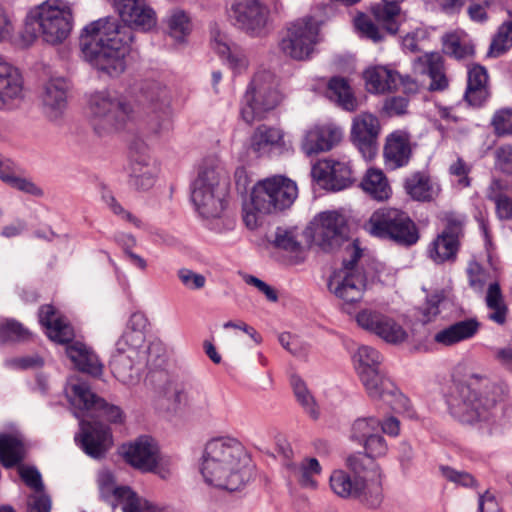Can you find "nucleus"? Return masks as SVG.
Segmentation results:
<instances>
[{
  "label": "nucleus",
  "mask_w": 512,
  "mask_h": 512,
  "mask_svg": "<svg viewBox=\"0 0 512 512\" xmlns=\"http://www.w3.org/2000/svg\"><path fill=\"white\" fill-rule=\"evenodd\" d=\"M124 26L115 19H98L84 27L80 45L84 58L100 77H118L126 68L133 41L132 29L148 31L156 25V14L146 0H113Z\"/></svg>",
  "instance_id": "obj_1"
},
{
  "label": "nucleus",
  "mask_w": 512,
  "mask_h": 512,
  "mask_svg": "<svg viewBox=\"0 0 512 512\" xmlns=\"http://www.w3.org/2000/svg\"><path fill=\"white\" fill-rule=\"evenodd\" d=\"M149 320L142 311L130 314L123 333L115 343L110 367L114 376L126 385L140 379L144 366L160 368L166 361V348L160 340L146 344Z\"/></svg>",
  "instance_id": "obj_2"
},
{
  "label": "nucleus",
  "mask_w": 512,
  "mask_h": 512,
  "mask_svg": "<svg viewBox=\"0 0 512 512\" xmlns=\"http://www.w3.org/2000/svg\"><path fill=\"white\" fill-rule=\"evenodd\" d=\"M248 463L247 451L237 438L219 436L205 444L198 469L207 485L236 491L248 481Z\"/></svg>",
  "instance_id": "obj_3"
},
{
  "label": "nucleus",
  "mask_w": 512,
  "mask_h": 512,
  "mask_svg": "<svg viewBox=\"0 0 512 512\" xmlns=\"http://www.w3.org/2000/svg\"><path fill=\"white\" fill-rule=\"evenodd\" d=\"M346 252L350 259H345L344 267L330 277L328 290L341 302L343 312L355 316L356 308L363 300L365 292L376 282L393 284L394 274L380 263L355 265L362 256V249L356 241L347 245Z\"/></svg>",
  "instance_id": "obj_4"
},
{
  "label": "nucleus",
  "mask_w": 512,
  "mask_h": 512,
  "mask_svg": "<svg viewBox=\"0 0 512 512\" xmlns=\"http://www.w3.org/2000/svg\"><path fill=\"white\" fill-rule=\"evenodd\" d=\"M343 469H334L329 476L331 492L342 499H356L377 508L383 500V472L380 465L366 455H349Z\"/></svg>",
  "instance_id": "obj_5"
},
{
  "label": "nucleus",
  "mask_w": 512,
  "mask_h": 512,
  "mask_svg": "<svg viewBox=\"0 0 512 512\" xmlns=\"http://www.w3.org/2000/svg\"><path fill=\"white\" fill-rule=\"evenodd\" d=\"M498 390L486 376L471 374L447 398L451 415L464 424L489 431L491 408L498 399Z\"/></svg>",
  "instance_id": "obj_6"
},
{
  "label": "nucleus",
  "mask_w": 512,
  "mask_h": 512,
  "mask_svg": "<svg viewBox=\"0 0 512 512\" xmlns=\"http://www.w3.org/2000/svg\"><path fill=\"white\" fill-rule=\"evenodd\" d=\"M73 22L71 3L66 0H45L28 9L19 45L29 47L39 36L49 44L62 43L70 35Z\"/></svg>",
  "instance_id": "obj_7"
},
{
  "label": "nucleus",
  "mask_w": 512,
  "mask_h": 512,
  "mask_svg": "<svg viewBox=\"0 0 512 512\" xmlns=\"http://www.w3.org/2000/svg\"><path fill=\"white\" fill-rule=\"evenodd\" d=\"M87 109L90 123L99 136L122 130L136 116V110L131 101L108 90L90 94Z\"/></svg>",
  "instance_id": "obj_8"
},
{
  "label": "nucleus",
  "mask_w": 512,
  "mask_h": 512,
  "mask_svg": "<svg viewBox=\"0 0 512 512\" xmlns=\"http://www.w3.org/2000/svg\"><path fill=\"white\" fill-rule=\"evenodd\" d=\"M283 99L276 76L268 70L257 71L240 101V116L248 124L263 120Z\"/></svg>",
  "instance_id": "obj_9"
},
{
  "label": "nucleus",
  "mask_w": 512,
  "mask_h": 512,
  "mask_svg": "<svg viewBox=\"0 0 512 512\" xmlns=\"http://www.w3.org/2000/svg\"><path fill=\"white\" fill-rule=\"evenodd\" d=\"M364 229L372 236L393 240L411 246L419 240L414 222L403 211L395 208H380L372 213Z\"/></svg>",
  "instance_id": "obj_10"
},
{
  "label": "nucleus",
  "mask_w": 512,
  "mask_h": 512,
  "mask_svg": "<svg viewBox=\"0 0 512 512\" xmlns=\"http://www.w3.org/2000/svg\"><path fill=\"white\" fill-rule=\"evenodd\" d=\"M323 22V19L314 15L293 22L279 41L280 52L297 61L310 59L322 40L320 29Z\"/></svg>",
  "instance_id": "obj_11"
},
{
  "label": "nucleus",
  "mask_w": 512,
  "mask_h": 512,
  "mask_svg": "<svg viewBox=\"0 0 512 512\" xmlns=\"http://www.w3.org/2000/svg\"><path fill=\"white\" fill-rule=\"evenodd\" d=\"M120 454L133 468L143 473H154L162 479L172 474V460L160 451L157 441L147 435L121 446Z\"/></svg>",
  "instance_id": "obj_12"
},
{
  "label": "nucleus",
  "mask_w": 512,
  "mask_h": 512,
  "mask_svg": "<svg viewBox=\"0 0 512 512\" xmlns=\"http://www.w3.org/2000/svg\"><path fill=\"white\" fill-rule=\"evenodd\" d=\"M157 407L170 414H198L208 409L207 396L189 385L166 380L157 388Z\"/></svg>",
  "instance_id": "obj_13"
},
{
  "label": "nucleus",
  "mask_w": 512,
  "mask_h": 512,
  "mask_svg": "<svg viewBox=\"0 0 512 512\" xmlns=\"http://www.w3.org/2000/svg\"><path fill=\"white\" fill-rule=\"evenodd\" d=\"M444 229L428 245L427 256L435 264L454 263L464 236L465 217L453 212L443 218Z\"/></svg>",
  "instance_id": "obj_14"
},
{
  "label": "nucleus",
  "mask_w": 512,
  "mask_h": 512,
  "mask_svg": "<svg viewBox=\"0 0 512 512\" xmlns=\"http://www.w3.org/2000/svg\"><path fill=\"white\" fill-rule=\"evenodd\" d=\"M229 21L252 37L266 33L269 10L259 0H232L227 8Z\"/></svg>",
  "instance_id": "obj_15"
},
{
  "label": "nucleus",
  "mask_w": 512,
  "mask_h": 512,
  "mask_svg": "<svg viewBox=\"0 0 512 512\" xmlns=\"http://www.w3.org/2000/svg\"><path fill=\"white\" fill-rule=\"evenodd\" d=\"M357 326L388 344L399 345L408 340V331L393 317L373 308H363L354 317Z\"/></svg>",
  "instance_id": "obj_16"
},
{
  "label": "nucleus",
  "mask_w": 512,
  "mask_h": 512,
  "mask_svg": "<svg viewBox=\"0 0 512 512\" xmlns=\"http://www.w3.org/2000/svg\"><path fill=\"white\" fill-rule=\"evenodd\" d=\"M366 394L375 403H383L397 413H406L413 417L410 411V401L403 395L395 384L380 370L359 377Z\"/></svg>",
  "instance_id": "obj_17"
},
{
  "label": "nucleus",
  "mask_w": 512,
  "mask_h": 512,
  "mask_svg": "<svg viewBox=\"0 0 512 512\" xmlns=\"http://www.w3.org/2000/svg\"><path fill=\"white\" fill-rule=\"evenodd\" d=\"M253 191L262 207H268L272 213L289 208L298 195L296 183L281 175L257 182Z\"/></svg>",
  "instance_id": "obj_18"
},
{
  "label": "nucleus",
  "mask_w": 512,
  "mask_h": 512,
  "mask_svg": "<svg viewBox=\"0 0 512 512\" xmlns=\"http://www.w3.org/2000/svg\"><path fill=\"white\" fill-rule=\"evenodd\" d=\"M345 218L338 212L320 213L303 232L307 245H316L324 251L332 250L339 244Z\"/></svg>",
  "instance_id": "obj_19"
},
{
  "label": "nucleus",
  "mask_w": 512,
  "mask_h": 512,
  "mask_svg": "<svg viewBox=\"0 0 512 512\" xmlns=\"http://www.w3.org/2000/svg\"><path fill=\"white\" fill-rule=\"evenodd\" d=\"M97 483L102 498L113 507L120 505L123 512H150L151 503L139 497L129 486L117 485L110 471L101 470Z\"/></svg>",
  "instance_id": "obj_20"
},
{
  "label": "nucleus",
  "mask_w": 512,
  "mask_h": 512,
  "mask_svg": "<svg viewBox=\"0 0 512 512\" xmlns=\"http://www.w3.org/2000/svg\"><path fill=\"white\" fill-rule=\"evenodd\" d=\"M351 441L364 448L363 453L354 455H366L373 460L381 458L388 453V444L380 433V420L373 416L359 417L355 419L349 430Z\"/></svg>",
  "instance_id": "obj_21"
},
{
  "label": "nucleus",
  "mask_w": 512,
  "mask_h": 512,
  "mask_svg": "<svg viewBox=\"0 0 512 512\" xmlns=\"http://www.w3.org/2000/svg\"><path fill=\"white\" fill-rule=\"evenodd\" d=\"M365 86L368 92L384 94L402 86L406 93H415L418 83L410 76H401L397 71L387 66L369 67L364 72Z\"/></svg>",
  "instance_id": "obj_22"
},
{
  "label": "nucleus",
  "mask_w": 512,
  "mask_h": 512,
  "mask_svg": "<svg viewBox=\"0 0 512 512\" xmlns=\"http://www.w3.org/2000/svg\"><path fill=\"white\" fill-rule=\"evenodd\" d=\"M311 176L322 188L339 191L352 183V169L346 158H327L318 161L311 169Z\"/></svg>",
  "instance_id": "obj_23"
},
{
  "label": "nucleus",
  "mask_w": 512,
  "mask_h": 512,
  "mask_svg": "<svg viewBox=\"0 0 512 512\" xmlns=\"http://www.w3.org/2000/svg\"><path fill=\"white\" fill-rule=\"evenodd\" d=\"M380 122L371 113H361L352 122L351 139L365 160H372L378 151Z\"/></svg>",
  "instance_id": "obj_24"
},
{
  "label": "nucleus",
  "mask_w": 512,
  "mask_h": 512,
  "mask_svg": "<svg viewBox=\"0 0 512 512\" xmlns=\"http://www.w3.org/2000/svg\"><path fill=\"white\" fill-rule=\"evenodd\" d=\"M80 426L81 432L75 437V441L90 457H103L113 445L110 428L101 423L81 422Z\"/></svg>",
  "instance_id": "obj_25"
},
{
  "label": "nucleus",
  "mask_w": 512,
  "mask_h": 512,
  "mask_svg": "<svg viewBox=\"0 0 512 512\" xmlns=\"http://www.w3.org/2000/svg\"><path fill=\"white\" fill-rule=\"evenodd\" d=\"M342 137V129L333 123L315 125L305 131L301 149L307 156L326 152L336 146Z\"/></svg>",
  "instance_id": "obj_26"
},
{
  "label": "nucleus",
  "mask_w": 512,
  "mask_h": 512,
  "mask_svg": "<svg viewBox=\"0 0 512 512\" xmlns=\"http://www.w3.org/2000/svg\"><path fill=\"white\" fill-rule=\"evenodd\" d=\"M23 97L24 85L20 71L0 57V110L13 108Z\"/></svg>",
  "instance_id": "obj_27"
},
{
  "label": "nucleus",
  "mask_w": 512,
  "mask_h": 512,
  "mask_svg": "<svg viewBox=\"0 0 512 512\" xmlns=\"http://www.w3.org/2000/svg\"><path fill=\"white\" fill-rule=\"evenodd\" d=\"M411 154V139L408 132L396 130L386 137L383 156L388 169L396 170L406 166Z\"/></svg>",
  "instance_id": "obj_28"
},
{
  "label": "nucleus",
  "mask_w": 512,
  "mask_h": 512,
  "mask_svg": "<svg viewBox=\"0 0 512 512\" xmlns=\"http://www.w3.org/2000/svg\"><path fill=\"white\" fill-rule=\"evenodd\" d=\"M250 148L257 156L282 154L289 150L284 132L276 127L261 125L256 128L250 139Z\"/></svg>",
  "instance_id": "obj_29"
},
{
  "label": "nucleus",
  "mask_w": 512,
  "mask_h": 512,
  "mask_svg": "<svg viewBox=\"0 0 512 512\" xmlns=\"http://www.w3.org/2000/svg\"><path fill=\"white\" fill-rule=\"evenodd\" d=\"M68 83L64 78H51L43 87L41 94L44 114L51 120L62 116L67 107Z\"/></svg>",
  "instance_id": "obj_30"
},
{
  "label": "nucleus",
  "mask_w": 512,
  "mask_h": 512,
  "mask_svg": "<svg viewBox=\"0 0 512 512\" xmlns=\"http://www.w3.org/2000/svg\"><path fill=\"white\" fill-rule=\"evenodd\" d=\"M229 179L220 160L215 156L204 158L198 167L197 177L191 190L220 189L228 190Z\"/></svg>",
  "instance_id": "obj_31"
},
{
  "label": "nucleus",
  "mask_w": 512,
  "mask_h": 512,
  "mask_svg": "<svg viewBox=\"0 0 512 512\" xmlns=\"http://www.w3.org/2000/svg\"><path fill=\"white\" fill-rule=\"evenodd\" d=\"M158 167L147 148L133 152L131 156V184L138 190H148L154 183Z\"/></svg>",
  "instance_id": "obj_32"
},
{
  "label": "nucleus",
  "mask_w": 512,
  "mask_h": 512,
  "mask_svg": "<svg viewBox=\"0 0 512 512\" xmlns=\"http://www.w3.org/2000/svg\"><path fill=\"white\" fill-rule=\"evenodd\" d=\"M228 190L198 189L191 190V200L199 215L206 219L218 218L226 207Z\"/></svg>",
  "instance_id": "obj_33"
},
{
  "label": "nucleus",
  "mask_w": 512,
  "mask_h": 512,
  "mask_svg": "<svg viewBox=\"0 0 512 512\" xmlns=\"http://www.w3.org/2000/svg\"><path fill=\"white\" fill-rule=\"evenodd\" d=\"M413 70L416 74L429 76V89L432 91H441L448 87L449 81L444 73L443 60L439 53H426L418 57L413 63Z\"/></svg>",
  "instance_id": "obj_34"
},
{
  "label": "nucleus",
  "mask_w": 512,
  "mask_h": 512,
  "mask_svg": "<svg viewBox=\"0 0 512 512\" xmlns=\"http://www.w3.org/2000/svg\"><path fill=\"white\" fill-rule=\"evenodd\" d=\"M39 321L45 327L48 337L54 342L67 343L74 337L70 324L51 305L40 308Z\"/></svg>",
  "instance_id": "obj_35"
},
{
  "label": "nucleus",
  "mask_w": 512,
  "mask_h": 512,
  "mask_svg": "<svg viewBox=\"0 0 512 512\" xmlns=\"http://www.w3.org/2000/svg\"><path fill=\"white\" fill-rule=\"evenodd\" d=\"M288 471L300 487L308 490H317L318 476L322 473V466L314 457H304L300 461L289 463Z\"/></svg>",
  "instance_id": "obj_36"
},
{
  "label": "nucleus",
  "mask_w": 512,
  "mask_h": 512,
  "mask_svg": "<svg viewBox=\"0 0 512 512\" xmlns=\"http://www.w3.org/2000/svg\"><path fill=\"white\" fill-rule=\"evenodd\" d=\"M404 188L407 194L416 201H432L440 192V184L430 176L417 172L406 178Z\"/></svg>",
  "instance_id": "obj_37"
},
{
  "label": "nucleus",
  "mask_w": 512,
  "mask_h": 512,
  "mask_svg": "<svg viewBox=\"0 0 512 512\" xmlns=\"http://www.w3.org/2000/svg\"><path fill=\"white\" fill-rule=\"evenodd\" d=\"M480 323L475 318L458 321L434 335V341L443 346H451L471 339L479 331Z\"/></svg>",
  "instance_id": "obj_38"
},
{
  "label": "nucleus",
  "mask_w": 512,
  "mask_h": 512,
  "mask_svg": "<svg viewBox=\"0 0 512 512\" xmlns=\"http://www.w3.org/2000/svg\"><path fill=\"white\" fill-rule=\"evenodd\" d=\"M465 99L472 106H481L488 98V74L480 65H471L467 71Z\"/></svg>",
  "instance_id": "obj_39"
},
{
  "label": "nucleus",
  "mask_w": 512,
  "mask_h": 512,
  "mask_svg": "<svg viewBox=\"0 0 512 512\" xmlns=\"http://www.w3.org/2000/svg\"><path fill=\"white\" fill-rule=\"evenodd\" d=\"M65 394L70 404L77 410L92 412L96 402L101 398L97 397L89 385L77 377H70L65 386Z\"/></svg>",
  "instance_id": "obj_40"
},
{
  "label": "nucleus",
  "mask_w": 512,
  "mask_h": 512,
  "mask_svg": "<svg viewBox=\"0 0 512 512\" xmlns=\"http://www.w3.org/2000/svg\"><path fill=\"white\" fill-rule=\"evenodd\" d=\"M360 187L370 198L384 202L392 196V188L388 178L381 169L369 168L360 183Z\"/></svg>",
  "instance_id": "obj_41"
},
{
  "label": "nucleus",
  "mask_w": 512,
  "mask_h": 512,
  "mask_svg": "<svg viewBox=\"0 0 512 512\" xmlns=\"http://www.w3.org/2000/svg\"><path fill=\"white\" fill-rule=\"evenodd\" d=\"M66 353L80 371L93 376H99L102 373V364L97 355L85 344L74 342L66 347Z\"/></svg>",
  "instance_id": "obj_42"
},
{
  "label": "nucleus",
  "mask_w": 512,
  "mask_h": 512,
  "mask_svg": "<svg viewBox=\"0 0 512 512\" xmlns=\"http://www.w3.org/2000/svg\"><path fill=\"white\" fill-rule=\"evenodd\" d=\"M487 197L495 203L499 219H512V187L506 181L493 180L487 189Z\"/></svg>",
  "instance_id": "obj_43"
},
{
  "label": "nucleus",
  "mask_w": 512,
  "mask_h": 512,
  "mask_svg": "<svg viewBox=\"0 0 512 512\" xmlns=\"http://www.w3.org/2000/svg\"><path fill=\"white\" fill-rule=\"evenodd\" d=\"M26 453L23 439L17 434H0V460L4 467L20 463Z\"/></svg>",
  "instance_id": "obj_44"
},
{
  "label": "nucleus",
  "mask_w": 512,
  "mask_h": 512,
  "mask_svg": "<svg viewBox=\"0 0 512 512\" xmlns=\"http://www.w3.org/2000/svg\"><path fill=\"white\" fill-rule=\"evenodd\" d=\"M164 25L167 34L177 42H183L193 29L190 16L179 8L169 11L164 20Z\"/></svg>",
  "instance_id": "obj_45"
},
{
  "label": "nucleus",
  "mask_w": 512,
  "mask_h": 512,
  "mask_svg": "<svg viewBox=\"0 0 512 512\" xmlns=\"http://www.w3.org/2000/svg\"><path fill=\"white\" fill-rule=\"evenodd\" d=\"M485 303L487 308L490 310L488 318L498 325L505 324L507 320L508 307L497 282L489 284L485 296Z\"/></svg>",
  "instance_id": "obj_46"
},
{
  "label": "nucleus",
  "mask_w": 512,
  "mask_h": 512,
  "mask_svg": "<svg viewBox=\"0 0 512 512\" xmlns=\"http://www.w3.org/2000/svg\"><path fill=\"white\" fill-rule=\"evenodd\" d=\"M383 4H378L372 8V13L376 21L383 26L389 33H396L399 28L397 17L400 13L399 3L404 0H382Z\"/></svg>",
  "instance_id": "obj_47"
},
{
  "label": "nucleus",
  "mask_w": 512,
  "mask_h": 512,
  "mask_svg": "<svg viewBox=\"0 0 512 512\" xmlns=\"http://www.w3.org/2000/svg\"><path fill=\"white\" fill-rule=\"evenodd\" d=\"M381 362V354L370 346L363 345L359 347L353 355L354 367L359 377L378 371Z\"/></svg>",
  "instance_id": "obj_48"
},
{
  "label": "nucleus",
  "mask_w": 512,
  "mask_h": 512,
  "mask_svg": "<svg viewBox=\"0 0 512 512\" xmlns=\"http://www.w3.org/2000/svg\"><path fill=\"white\" fill-rule=\"evenodd\" d=\"M329 97L347 111L357 109V100L353 96L350 86L343 78H332L328 85Z\"/></svg>",
  "instance_id": "obj_49"
},
{
  "label": "nucleus",
  "mask_w": 512,
  "mask_h": 512,
  "mask_svg": "<svg viewBox=\"0 0 512 512\" xmlns=\"http://www.w3.org/2000/svg\"><path fill=\"white\" fill-rule=\"evenodd\" d=\"M443 45L446 53L457 59L466 58L474 53V46L463 31L445 35Z\"/></svg>",
  "instance_id": "obj_50"
},
{
  "label": "nucleus",
  "mask_w": 512,
  "mask_h": 512,
  "mask_svg": "<svg viewBox=\"0 0 512 512\" xmlns=\"http://www.w3.org/2000/svg\"><path fill=\"white\" fill-rule=\"evenodd\" d=\"M300 237L305 238L296 229L277 228L273 243L279 249L298 254L303 250Z\"/></svg>",
  "instance_id": "obj_51"
},
{
  "label": "nucleus",
  "mask_w": 512,
  "mask_h": 512,
  "mask_svg": "<svg viewBox=\"0 0 512 512\" xmlns=\"http://www.w3.org/2000/svg\"><path fill=\"white\" fill-rule=\"evenodd\" d=\"M258 200L256 193L252 190L250 201L243 206V221L250 230L256 229L261 224L265 215L272 214L269 208H263Z\"/></svg>",
  "instance_id": "obj_52"
},
{
  "label": "nucleus",
  "mask_w": 512,
  "mask_h": 512,
  "mask_svg": "<svg viewBox=\"0 0 512 512\" xmlns=\"http://www.w3.org/2000/svg\"><path fill=\"white\" fill-rule=\"evenodd\" d=\"M291 385L297 401L311 417L317 418L319 409L306 383L299 376L294 375L291 377Z\"/></svg>",
  "instance_id": "obj_53"
},
{
  "label": "nucleus",
  "mask_w": 512,
  "mask_h": 512,
  "mask_svg": "<svg viewBox=\"0 0 512 512\" xmlns=\"http://www.w3.org/2000/svg\"><path fill=\"white\" fill-rule=\"evenodd\" d=\"M512 47V20L505 21L498 28L489 48L488 55L498 57Z\"/></svg>",
  "instance_id": "obj_54"
},
{
  "label": "nucleus",
  "mask_w": 512,
  "mask_h": 512,
  "mask_svg": "<svg viewBox=\"0 0 512 512\" xmlns=\"http://www.w3.org/2000/svg\"><path fill=\"white\" fill-rule=\"evenodd\" d=\"M29 331L13 319L0 321V341H22L27 339Z\"/></svg>",
  "instance_id": "obj_55"
},
{
  "label": "nucleus",
  "mask_w": 512,
  "mask_h": 512,
  "mask_svg": "<svg viewBox=\"0 0 512 512\" xmlns=\"http://www.w3.org/2000/svg\"><path fill=\"white\" fill-rule=\"evenodd\" d=\"M354 27L361 37L367 38L373 42H380L384 38L383 33L373 21L363 13H359L354 18Z\"/></svg>",
  "instance_id": "obj_56"
},
{
  "label": "nucleus",
  "mask_w": 512,
  "mask_h": 512,
  "mask_svg": "<svg viewBox=\"0 0 512 512\" xmlns=\"http://www.w3.org/2000/svg\"><path fill=\"white\" fill-rule=\"evenodd\" d=\"M221 58L235 75L243 74L249 67L247 55L236 46H233L229 52L225 53V56H222Z\"/></svg>",
  "instance_id": "obj_57"
},
{
  "label": "nucleus",
  "mask_w": 512,
  "mask_h": 512,
  "mask_svg": "<svg viewBox=\"0 0 512 512\" xmlns=\"http://www.w3.org/2000/svg\"><path fill=\"white\" fill-rule=\"evenodd\" d=\"M0 179L10 185L13 188H16L20 191H23L32 195H41L42 191L39 189L34 183L28 181L27 179L20 178L15 175L13 172L0 168Z\"/></svg>",
  "instance_id": "obj_58"
},
{
  "label": "nucleus",
  "mask_w": 512,
  "mask_h": 512,
  "mask_svg": "<svg viewBox=\"0 0 512 512\" xmlns=\"http://www.w3.org/2000/svg\"><path fill=\"white\" fill-rule=\"evenodd\" d=\"M491 125L498 136L512 135V107L495 111L491 119Z\"/></svg>",
  "instance_id": "obj_59"
},
{
  "label": "nucleus",
  "mask_w": 512,
  "mask_h": 512,
  "mask_svg": "<svg viewBox=\"0 0 512 512\" xmlns=\"http://www.w3.org/2000/svg\"><path fill=\"white\" fill-rule=\"evenodd\" d=\"M92 412L99 413L101 417L112 424H123L126 418L123 410L119 406L110 404L104 399H100L96 402V406Z\"/></svg>",
  "instance_id": "obj_60"
},
{
  "label": "nucleus",
  "mask_w": 512,
  "mask_h": 512,
  "mask_svg": "<svg viewBox=\"0 0 512 512\" xmlns=\"http://www.w3.org/2000/svg\"><path fill=\"white\" fill-rule=\"evenodd\" d=\"M210 44L220 57L225 56V53L233 47L229 43L228 36L217 23L210 26Z\"/></svg>",
  "instance_id": "obj_61"
},
{
  "label": "nucleus",
  "mask_w": 512,
  "mask_h": 512,
  "mask_svg": "<svg viewBox=\"0 0 512 512\" xmlns=\"http://www.w3.org/2000/svg\"><path fill=\"white\" fill-rule=\"evenodd\" d=\"M177 277L181 284L188 290H201L206 285V277L189 268H180Z\"/></svg>",
  "instance_id": "obj_62"
},
{
  "label": "nucleus",
  "mask_w": 512,
  "mask_h": 512,
  "mask_svg": "<svg viewBox=\"0 0 512 512\" xmlns=\"http://www.w3.org/2000/svg\"><path fill=\"white\" fill-rule=\"evenodd\" d=\"M470 287L476 292H483L488 281V273L476 261H470L467 267Z\"/></svg>",
  "instance_id": "obj_63"
},
{
  "label": "nucleus",
  "mask_w": 512,
  "mask_h": 512,
  "mask_svg": "<svg viewBox=\"0 0 512 512\" xmlns=\"http://www.w3.org/2000/svg\"><path fill=\"white\" fill-rule=\"evenodd\" d=\"M151 107L154 112L167 115L170 106L169 92L165 87H156L148 95Z\"/></svg>",
  "instance_id": "obj_64"
}]
</instances>
